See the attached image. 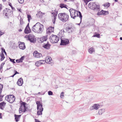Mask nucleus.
Returning <instances> with one entry per match:
<instances>
[{
    "instance_id": "1",
    "label": "nucleus",
    "mask_w": 122,
    "mask_h": 122,
    "mask_svg": "<svg viewBox=\"0 0 122 122\" xmlns=\"http://www.w3.org/2000/svg\"><path fill=\"white\" fill-rule=\"evenodd\" d=\"M43 30V25L39 22L34 25L32 28V31L38 33H41Z\"/></svg>"
},
{
    "instance_id": "2",
    "label": "nucleus",
    "mask_w": 122,
    "mask_h": 122,
    "mask_svg": "<svg viewBox=\"0 0 122 122\" xmlns=\"http://www.w3.org/2000/svg\"><path fill=\"white\" fill-rule=\"evenodd\" d=\"M69 10L70 12L71 18L73 19H75L76 17L79 16L80 18L81 22L82 15L80 12L78 11L73 9H70Z\"/></svg>"
},
{
    "instance_id": "3",
    "label": "nucleus",
    "mask_w": 122,
    "mask_h": 122,
    "mask_svg": "<svg viewBox=\"0 0 122 122\" xmlns=\"http://www.w3.org/2000/svg\"><path fill=\"white\" fill-rule=\"evenodd\" d=\"M88 7L91 9L95 11H99L100 9L99 5L96 2L90 3L88 5Z\"/></svg>"
},
{
    "instance_id": "4",
    "label": "nucleus",
    "mask_w": 122,
    "mask_h": 122,
    "mask_svg": "<svg viewBox=\"0 0 122 122\" xmlns=\"http://www.w3.org/2000/svg\"><path fill=\"white\" fill-rule=\"evenodd\" d=\"M58 16L59 19L63 22L66 21L69 17L68 15L65 13H59L58 15Z\"/></svg>"
},
{
    "instance_id": "5",
    "label": "nucleus",
    "mask_w": 122,
    "mask_h": 122,
    "mask_svg": "<svg viewBox=\"0 0 122 122\" xmlns=\"http://www.w3.org/2000/svg\"><path fill=\"white\" fill-rule=\"evenodd\" d=\"M5 99L10 103H13L15 100V97L13 95H10L5 97Z\"/></svg>"
},
{
    "instance_id": "6",
    "label": "nucleus",
    "mask_w": 122,
    "mask_h": 122,
    "mask_svg": "<svg viewBox=\"0 0 122 122\" xmlns=\"http://www.w3.org/2000/svg\"><path fill=\"white\" fill-rule=\"evenodd\" d=\"M50 39L51 42L52 43H57L59 40V37L53 35H51L50 36Z\"/></svg>"
},
{
    "instance_id": "7",
    "label": "nucleus",
    "mask_w": 122,
    "mask_h": 122,
    "mask_svg": "<svg viewBox=\"0 0 122 122\" xmlns=\"http://www.w3.org/2000/svg\"><path fill=\"white\" fill-rule=\"evenodd\" d=\"M25 37L26 38L28 37V40L31 42L34 43L36 41L34 36L32 34H30L28 36H25Z\"/></svg>"
},
{
    "instance_id": "8",
    "label": "nucleus",
    "mask_w": 122,
    "mask_h": 122,
    "mask_svg": "<svg viewBox=\"0 0 122 122\" xmlns=\"http://www.w3.org/2000/svg\"><path fill=\"white\" fill-rule=\"evenodd\" d=\"M61 43L60 44L61 45H66L69 43V40L68 39L64 38L62 37L61 38Z\"/></svg>"
},
{
    "instance_id": "9",
    "label": "nucleus",
    "mask_w": 122,
    "mask_h": 122,
    "mask_svg": "<svg viewBox=\"0 0 122 122\" xmlns=\"http://www.w3.org/2000/svg\"><path fill=\"white\" fill-rule=\"evenodd\" d=\"M12 13V12L11 10L8 8L5 9L3 11V14L6 16L11 15Z\"/></svg>"
},
{
    "instance_id": "10",
    "label": "nucleus",
    "mask_w": 122,
    "mask_h": 122,
    "mask_svg": "<svg viewBox=\"0 0 122 122\" xmlns=\"http://www.w3.org/2000/svg\"><path fill=\"white\" fill-rule=\"evenodd\" d=\"M27 107L25 106V104L24 102H23L21 104L19 109L20 112V111L21 112H25L26 111Z\"/></svg>"
},
{
    "instance_id": "11",
    "label": "nucleus",
    "mask_w": 122,
    "mask_h": 122,
    "mask_svg": "<svg viewBox=\"0 0 122 122\" xmlns=\"http://www.w3.org/2000/svg\"><path fill=\"white\" fill-rule=\"evenodd\" d=\"M100 107V105L98 104H95L92 106L90 108V110H97Z\"/></svg>"
},
{
    "instance_id": "12",
    "label": "nucleus",
    "mask_w": 122,
    "mask_h": 122,
    "mask_svg": "<svg viewBox=\"0 0 122 122\" xmlns=\"http://www.w3.org/2000/svg\"><path fill=\"white\" fill-rule=\"evenodd\" d=\"M36 104L37 105V110L40 109V110H42V109L43 110V108L42 107V103H41L40 101H38L36 102Z\"/></svg>"
},
{
    "instance_id": "13",
    "label": "nucleus",
    "mask_w": 122,
    "mask_h": 122,
    "mask_svg": "<svg viewBox=\"0 0 122 122\" xmlns=\"http://www.w3.org/2000/svg\"><path fill=\"white\" fill-rule=\"evenodd\" d=\"M33 56L34 57L37 58H39L41 57L42 55L41 53H39L36 51L34 52L33 53Z\"/></svg>"
},
{
    "instance_id": "14",
    "label": "nucleus",
    "mask_w": 122,
    "mask_h": 122,
    "mask_svg": "<svg viewBox=\"0 0 122 122\" xmlns=\"http://www.w3.org/2000/svg\"><path fill=\"white\" fill-rule=\"evenodd\" d=\"M74 28L71 26H68L66 29V31L69 33H71L72 31L74 30Z\"/></svg>"
},
{
    "instance_id": "15",
    "label": "nucleus",
    "mask_w": 122,
    "mask_h": 122,
    "mask_svg": "<svg viewBox=\"0 0 122 122\" xmlns=\"http://www.w3.org/2000/svg\"><path fill=\"white\" fill-rule=\"evenodd\" d=\"M24 32L26 34H28L31 32V30L29 27V23L25 28Z\"/></svg>"
},
{
    "instance_id": "16",
    "label": "nucleus",
    "mask_w": 122,
    "mask_h": 122,
    "mask_svg": "<svg viewBox=\"0 0 122 122\" xmlns=\"http://www.w3.org/2000/svg\"><path fill=\"white\" fill-rule=\"evenodd\" d=\"M57 11L56 10H55L54 11V12H52V14L53 15V16L54 17V19L52 21L53 23L54 24L55 23V21L56 19V17L57 16Z\"/></svg>"
},
{
    "instance_id": "17",
    "label": "nucleus",
    "mask_w": 122,
    "mask_h": 122,
    "mask_svg": "<svg viewBox=\"0 0 122 122\" xmlns=\"http://www.w3.org/2000/svg\"><path fill=\"white\" fill-rule=\"evenodd\" d=\"M51 57L49 56H48L46 57L45 61L46 63L50 64L51 63Z\"/></svg>"
},
{
    "instance_id": "18",
    "label": "nucleus",
    "mask_w": 122,
    "mask_h": 122,
    "mask_svg": "<svg viewBox=\"0 0 122 122\" xmlns=\"http://www.w3.org/2000/svg\"><path fill=\"white\" fill-rule=\"evenodd\" d=\"M108 11H105L103 10H102L100 12H99L97 13V15H106L108 14Z\"/></svg>"
},
{
    "instance_id": "19",
    "label": "nucleus",
    "mask_w": 122,
    "mask_h": 122,
    "mask_svg": "<svg viewBox=\"0 0 122 122\" xmlns=\"http://www.w3.org/2000/svg\"><path fill=\"white\" fill-rule=\"evenodd\" d=\"M51 45L48 43V42L46 43H44L43 45V47L47 49H49L51 46Z\"/></svg>"
},
{
    "instance_id": "20",
    "label": "nucleus",
    "mask_w": 122,
    "mask_h": 122,
    "mask_svg": "<svg viewBox=\"0 0 122 122\" xmlns=\"http://www.w3.org/2000/svg\"><path fill=\"white\" fill-rule=\"evenodd\" d=\"M21 43L19 45V47L20 49L24 50L25 48V43L23 42H20Z\"/></svg>"
},
{
    "instance_id": "21",
    "label": "nucleus",
    "mask_w": 122,
    "mask_h": 122,
    "mask_svg": "<svg viewBox=\"0 0 122 122\" xmlns=\"http://www.w3.org/2000/svg\"><path fill=\"white\" fill-rule=\"evenodd\" d=\"M93 76L92 75H90L87 77L85 79L86 81L87 82L91 81L93 78Z\"/></svg>"
},
{
    "instance_id": "22",
    "label": "nucleus",
    "mask_w": 122,
    "mask_h": 122,
    "mask_svg": "<svg viewBox=\"0 0 122 122\" xmlns=\"http://www.w3.org/2000/svg\"><path fill=\"white\" fill-rule=\"evenodd\" d=\"M23 81L22 79V78H20L18 79V81L17 82V84L19 86H21L23 84Z\"/></svg>"
},
{
    "instance_id": "23",
    "label": "nucleus",
    "mask_w": 122,
    "mask_h": 122,
    "mask_svg": "<svg viewBox=\"0 0 122 122\" xmlns=\"http://www.w3.org/2000/svg\"><path fill=\"white\" fill-rule=\"evenodd\" d=\"M47 39V36H44L43 37H41L40 39V41L41 42H43L44 41H46Z\"/></svg>"
},
{
    "instance_id": "24",
    "label": "nucleus",
    "mask_w": 122,
    "mask_h": 122,
    "mask_svg": "<svg viewBox=\"0 0 122 122\" xmlns=\"http://www.w3.org/2000/svg\"><path fill=\"white\" fill-rule=\"evenodd\" d=\"M20 116L21 115H18L16 114L15 115V119L16 122H17L19 121V117H20Z\"/></svg>"
},
{
    "instance_id": "25",
    "label": "nucleus",
    "mask_w": 122,
    "mask_h": 122,
    "mask_svg": "<svg viewBox=\"0 0 122 122\" xmlns=\"http://www.w3.org/2000/svg\"><path fill=\"white\" fill-rule=\"evenodd\" d=\"M44 14V13H42L41 11H39L38 12L36 15L38 17H41Z\"/></svg>"
},
{
    "instance_id": "26",
    "label": "nucleus",
    "mask_w": 122,
    "mask_h": 122,
    "mask_svg": "<svg viewBox=\"0 0 122 122\" xmlns=\"http://www.w3.org/2000/svg\"><path fill=\"white\" fill-rule=\"evenodd\" d=\"M42 109V110L39 109L37 110V114L38 115H41L42 114V112L43 111Z\"/></svg>"
},
{
    "instance_id": "27",
    "label": "nucleus",
    "mask_w": 122,
    "mask_h": 122,
    "mask_svg": "<svg viewBox=\"0 0 122 122\" xmlns=\"http://www.w3.org/2000/svg\"><path fill=\"white\" fill-rule=\"evenodd\" d=\"M95 51V49L92 47L91 48L88 50L90 54H92L93 52H94Z\"/></svg>"
},
{
    "instance_id": "28",
    "label": "nucleus",
    "mask_w": 122,
    "mask_h": 122,
    "mask_svg": "<svg viewBox=\"0 0 122 122\" xmlns=\"http://www.w3.org/2000/svg\"><path fill=\"white\" fill-rule=\"evenodd\" d=\"M105 111V109H102L99 110L98 111V113L99 114H102Z\"/></svg>"
},
{
    "instance_id": "29",
    "label": "nucleus",
    "mask_w": 122,
    "mask_h": 122,
    "mask_svg": "<svg viewBox=\"0 0 122 122\" xmlns=\"http://www.w3.org/2000/svg\"><path fill=\"white\" fill-rule=\"evenodd\" d=\"M6 103L4 102H3L0 103V108L1 109H3L2 107L3 106L5 105Z\"/></svg>"
},
{
    "instance_id": "30",
    "label": "nucleus",
    "mask_w": 122,
    "mask_h": 122,
    "mask_svg": "<svg viewBox=\"0 0 122 122\" xmlns=\"http://www.w3.org/2000/svg\"><path fill=\"white\" fill-rule=\"evenodd\" d=\"M64 30H60L59 33V34L60 36H63L64 34Z\"/></svg>"
},
{
    "instance_id": "31",
    "label": "nucleus",
    "mask_w": 122,
    "mask_h": 122,
    "mask_svg": "<svg viewBox=\"0 0 122 122\" xmlns=\"http://www.w3.org/2000/svg\"><path fill=\"white\" fill-rule=\"evenodd\" d=\"M67 6L66 5L63 3H61L60 5V7L61 8H67L66 7Z\"/></svg>"
},
{
    "instance_id": "32",
    "label": "nucleus",
    "mask_w": 122,
    "mask_h": 122,
    "mask_svg": "<svg viewBox=\"0 0 122 122\" xmlns=\"http://www.w3.org/2000/svg\"><path fill=\"white\" fill-rule=\"evenodd\" d=\"M93 37H96L99 38L100 37V35L99 34H97L96 33L93 36Z\"/></svg>"
},
{
    "instance_id": "33",
    "label": "nucleus",
    "mask_w": 122,
    "mask_h": 122,
    "mask_svg": "<svg viewBox=\"0 0 122 122\" xmlns=\"http://www.w3.org/2000/svg\"><path fill=\"white\" fill-rule=\"evenodd\" d=\"M1 58L0 59L1 61H2L5 58V57L4 56V55L3 54V53H2L1 55Z\"/></svg>"
},
{
    "instance_id": "34",
    "label": "nucleus",
    "mask_w": 122,
    "mask_h": 122,
    "mask_svg": "<svg viewBox=\"0 0 122 122\" xmlns=\"http://www.w3.org/2000/svg\"><path fill=\"white\" fill-rule=\"evenodd\" d=\"M36 66H39L41 65L40 63V61H37L35 63Z\"/></svg>"
},
{
    "instance_id": "35",
    "label": "nucleus",
    "mask_w": 122,
    "mask_h": 122,
    "mask_svg": "<svg viewBox=\"0 0 122 122\" xmlns=\"http://www.w3.org/2000/svg\"><path fill=\"white\" fill-rule=\"evenodd\" d=\"M53 29L54 28L53 27H50L49 28L48 30H50V32H52L53 31Z\"/></svg>"
},
{
    "instance_id": "36",
    "label": "nucleus",
    "mask_w": 122,
    "mask_h": 122,
    "mask_svg": "<svg viewBox=\"0 0 122 122\" xmlns=\"http://www.w3.org/2000/svg\"><path fill=\"white\" fill-rule=\"evenodd\" d=\"M40 61V63L41 65V64H45L46 63V61L44 60H39Z\"/></svg>"
},
{
    "instance_id": "37",
    "label": "nucleus",
    "mask_w": 122,
    "mask_h": 122,
    "mask_svg": "<svg viewBox=\"0 0 122 122\" xmlns=\"http://www.w3.org/2000/svg\"><path fill=\"white\" fill-rule=\"evenodd\" d=\"M48 94L49 95H52L53 94V93L51 91H49L48 92Z\"/></svg>"
},
{
    "instance_id": "38",
    "label": "nucleus",
    "mask_w": 122,
    "mask_h": 122,
    "mask_svg": "<svg viewBox=\"0 0 122 122\" xmlns=\"http://www.w3.org/2000/svg\"><path fill=\"white\" fill-rule=\"evenodd\" d=\"M27 18H28V21L29 22L31 18V16L30 15H27Z\"/></svg>"
},
{
    "instance_id": "39",
    "label": "nucleus",
    "mask_w": 122,
    "mask_h": 122,
    "mask_svg": "<svg viewBox=\"0 0 122 122\" xmlns=\"http://www.w3.org/2000/svg\"><path fill=\"white\" fill-rule=\"evenodd\" d=\"M9 59H10V61L12 62L13 63H15V62L14 61V60H15V59H11L10 58H9Z\"/></svg>"
},
{
    "instance_id": "40",
    "label": "nucleus",
    "mask_w": 122,
    "mask_h": 122,
    "mask_svg": "<svg viewBox=\"0 0 122 122\" xmlns=\"http://www.w3.org/2000/svg\"><path fill=\"white\" fill-rule=\"evenodd\" d=\"M9 5L11 7L12 9L13 10H15V9L11 5V3H10L9 4Z\"/></svg>"
},
{
    "instance_id": "41",
    "label": "nucleus",
    "mask_w": 122,
    "mask_h": 122,
    "mask_svg": "<svg viewBox=\"0 0 122 122\" xmlns=\"http://www.w3.org/2000/svg\"><path fill=\"white\" fill-rule=\"evenodd\" d=\"M18 0L19 3L21 4H22L24 2V0Z\"/></svg>"
},
{
    "instance_id": "42",
    "label": "nucleus",
    "mask_w": 122,
    "mask_h": 122,
    "mask_svg": "<svg viewBox=\"0 0 122 122\" xmlns=\"http://www.w3.org/2000/svg\"><path fill=\"white\" fill-rule=\"evenodd\" d=\"M24 57L23 56H22L20 59V61L21 62H22V61L24 60Z\"/></svg>"
},
{
    "instance_id": "43",
    "label": "nucleus",
    "mask_w": 122,
    "mask_h": 122,
    "mask_svg": "<svg viewBox=\"0 0 122 122\" xmlns=\"http://www.w3.org/2000/svg\"><path fill=\"white\" fill-rule=\"evenodd\" d=\"M105 5H106V6H107L108 7L110 5V4L109 3H106Z\"/></svg>"
},
{
    "instance_id": "44",
    "label": "nucleus",
    "mask_w": 122,
    "mask_h": 122,
    "mask_svg": "<svg viewBox=\"0 0 122 122\" xmlns=\"http://www.w3.org/2000/svg\"><path fill=\"white\" fill-rule=\"evenodd\" d=\"M20 24L21 25H23L24 23L23 20L21 19L20 20Z\"/></svg>"
},
{
    "instance_id": "45",
    "label": "nucleus",
    "mask_w": 122,
    "mask_h": 122,
    "mask_svg": "<svg viewBox=\"0 0 122 122\" xmlns=\"http://www.w3.org/2000/svg\"><path fill=\"white\" fill-rule=\"evenodd\" d=\"M4 34V32H1L0 30V36Z\"/></svg>"
},
{
    "instance_id": "46",
    "label": "nucleus",
    "mask_w": 122,
    "mask_h": 122,
    "mask_svg": "<svg viewBox=\"0 0 122 122\" xmlns=\"http://www.w3.org/2000/svg\"><path fill=\"white\" fill-rule=\"evenodd\" d=\"M84 1L85 3H86V5L87 4V3L89 1L88 0H84Z\"/></svg>"
},
{
    "instance_id": "47",
    "label": "nucleus",
    "mask_w": 122,
    "mask_h": 122,
    "mask_svg": "<svg viewBox=\"0 0 122 122\" xmlns=\"http://www.w3.org/2000/svg\"><path fill=\"white\" fill-rule=\"evenodd\" d=\"M64 92H61L60 95V97L61 98H62V96L63 97L64 96Z\"/></svg>"
},
{
    "instance_id": "48",
    "label": "nucleus",
    "mask_w": 122,
    "mask_h": 122,
    "mask_svg": "<svg viewBox=\"0 0 122 122\" xmlns=\"http://www.w3.org/2000/svg\"><path fill=\"white\" fill-rule=\"evenodd\" d=\"M3 87V85L0 84V90H2Z\"/></svg>"
},
{
    "instance_id": "49",
    "label": "nucleus",
    "mask_w": 122,
    "mask_h": 122,
    "mask_svg": "<svg viewBox=\"0 0 122 122\" xmlns=\"http://www.w3.org/2000/svg\"><path fill=\"white\" fill-rule=\"evenodd\" d=\"M35 122H41L40 121H39L38 119H35Z\"/></svg>"
},
{
    "instance_id": "50",
    "label": "nucleus",
    "mask_w": 122,
    "mask_h": 122,
    "mask_svg": "<svg viewBox=\"0 0 122 122\" xmlns=\"http://www.w3.org/2000/svg\"><path fill=\"white\" fill-rule=\"evenodd\" d=\"M16 61L17 63H20L21 62L20 61V59L16 60Z\"/></svg>"
},
{
    "instance_id": "51",
    "label": "nucleus",
    "mask_w": 122,
    "mask_h": 122,
    "mask_svg": "<svg viewBox=\"0 0 122 122\" xmlns=\"http://www.w3.org/2000/svg\"><path fill=\"white\" fill-rule=\"evenodd\" d=\"M15 73H14V75H15L17 74H19V73L18 72L16 71L15 70Z\"/></svg>"
},
{
    "instance_id": "52",
    "label": "nucleus",
    "mask_w": 122,
    "mask_h": 122,
    "mask_svg": "<svg viewBox=\"0 0 122 122\" xmlns=\"http://www.w3.org/2000/svg\"><path fill=\"white\" fill-rule=\"evenodd\" d=\"M2 9V5L0 4V12L1 11V10Z\"/></svg>"
},
{
    "instance_id": "53",
    "label": "nucleus",
    "mask_w": 122,
    "mask_h": 122,
    "mask_svg": "<svg viewBox=\"0 0 122 122\" xmlns=\"http://www.w3.org/2000/svg\"><path fill=\"white\" fill-rule=\"evenodd\" d=\"M50 30H49L48 29L47 30V33H49L51 32H50Z\"/></svg>"
},
{
    "instance_id": "54",
    "label": "nucleus",
    "mask_w": 122,
    "mask_h": 122,
    "mask_svg": "<svg viewBox=\"0 0 122 122\" xmlns=\"http://www.w3.org/2000/svg\"><path fill=\"white\" fill-rule=\"evenodd\" d=\"M2 52L5 53V50L4 49H2Z\"/></svg>"
},
{
    "instance_id": "55",
    "label": "nucleus",
    "mask_w": 122,
    "mask_h": 122,
    "mask_svg": "<svg viewBox=\"0 0 122 122\" xmlns=\"http://www.w3.org/2000/svg\"><path fill=\"white\" fill-rule=\"evenodd\" d=\"M2 97H0V101H1L2 100Z\"/></svg>"
},
{
    "instance_id": "56",
    "label": "nucleus",
    "mask_w": 122,
    "mask_h": 122,
    "mask_svg": "<svg viewBox=\"0 0 122 122\" xmlns=\"http://www.w3.org/2000/svg\"><path fill=\"white\" fill-rule=\"evenodd\" d=\"M5 64V62H3V63H2L1 65V66H3V65Z\"/></svg>"
},
{
    "instance_id": "57",
    "label": "nucleus",
    "mask_w": 122,
    "mask_h": 122,
    "mask_svg": "<svg viewBox=\"0 0 122 122\" xmlns=\"http://www.w3.org/2000/svg\"><path fill=\"white\" fill-rule=\"evenodd\" d=\"M17 10H19V11L21 12V11H20V9L19 8H18Z\"/></svg>"
},
{
    "instance_id": "58",
    "label": "nucleus",
    "mask_w": 122,
    "mask_h": 122,
    "mask_svg": "<svg viewBox=\"0 0 122 122\" xmlns=\"http://www.w3.org/2000/svg\"><path fill=\"white\" fill-rule=\"evenodd\" d=\"M22 30L21 29H20L19 30V31L20 32L22 31Z\"/></svg>"
},
{
    "instance_id": "59",
    "label": "nucleus",
    "mask_w": 122,
    "mask_h": 122,
    "mask_svg": "<svg viewBox=\"0 0 122 122\" xmlns=\"http://www.w3.org/2000/svg\"><path fill=\"white\" fill-rule=\"evenodd\" d=\"M40 1L42 3L44 1V0H40Z\"/></svg>"
},
{
    "instance_id": "60",
    "label": "nucleus",
    "mask_w": 122,
    "mask_h": 122,
    "mask_svg": "<svg viewBox=\"0 0 122 122\" xmlns=\"http://www.w3.org/2000/svg\"><path fill=\"white\" fill-rule=\"evenodd\" d=\"M2 67L3 66H1H1L0 67V70L2 68Z\"/></svg>"
},
{
    "instance_id": "61",
    "label": "nucleus",
    "mask_w": 122,
    "mask_h": 122,
    "mask_svg": "<svg viewBox=\"0 0 122 122\" xmlns=\"http://www.w3.org/2000/svg\"><path fill=\"white\" fill-rule=\"evenodd\" d=\"M1 118V114L0 113V118Z\"/></svg>"
},
{
    "instance_id": "62",
    "label": "nucleus",
    "mask_w": 122,
    "mask_h": 122,
    "mask_svg": "<svg viewBox=\"0 0 122 122\" xmlns=\"http://www.w3.org/2000/svg\"><path fill=\"white\" fill-rule=\"evenodd\" d=\"M120 39L121 40H122V37H120Z\"/></svg>"
},
{
    "instance_id": "63",
    "label": "nucleus",
    "mask_w": 122,
    "mask_h": 122,
    "mask_svg": "<svg viewBox=\"0 0 122 122\" xmlns=\"http://www.w3.org/2000/svg\"><path fill=\"white\" fill-rule=\"evenodd\" d=\"M15 75H14V74L12 76H11V77H13L14 76H15Z\"/></svg>"
},
{
    "instance_id": "64",
    "label": "nucleus",
    "mask_w": 122,
    "mask_h": 122,
    "mask_svg": "<svg viewBox=\"0 0 122 122\" xmlns=\"http://www.w3.org/2000/svg\"><path fill=\"white\" fill-rule=\"evenodd\" d=\"M115 2H117V0H114Z\"/></svg>"
}]
</instances>
